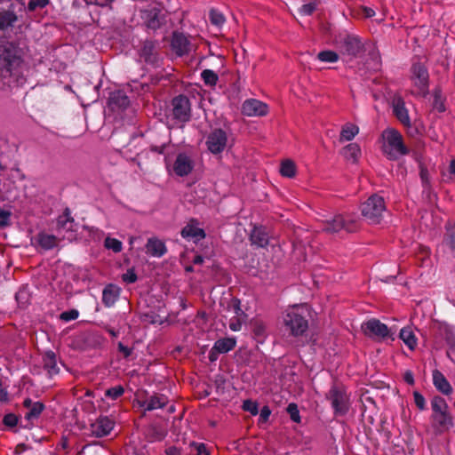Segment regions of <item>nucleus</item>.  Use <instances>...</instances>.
<instances>
[{
	"instance_id": "28",
	"label": "nucleus",
	"mask_w": 455,
	"mask_h": 455,
	"mask_svg": "<svg viewBox=\"0 0 455 455\" xmlns=\"http://www.w3.org/2000/svg\"><path fill=\"white\" fill-rule=\"evenodd\" d=\"M342 155L347 160L356 163L361 156V148L357 143H350L342 149Z\"/></svg>"
},
{
	"instance_id": "13",
	"label": "nucleus",
	"mask_w": 455,
	"mask_h": 455,
	"mask_svg": "<svg viewBox=\"0 0 455 455\" xmlns=\"http://www.w3.org/2000/svg\"><path fill=\"white\" fill-rule=\"evenodd\" d=\"M190 102L188 97L179 95L172 100V114L180 122H187L190 118Z\"/></svg>"
},
{
	"instance_id": "56",
	"label": "nucleus",
	"mask_w": 455,
	"mask_h": 455,
	"mask_svg": "<svg viewBox=\"0 0 455 455\" xmlns=\"http://www.w3.org/2000/svg\"><path fill=\"white\" fill-rule=\"evenodd\" d=\"M48 4V0H30V11L36 7H44Z\"/></svg>"
},
{
	"instance_id": "62",
	"label": "nucleus",
	"mask_w": 455,
	"mask_h": 455,
	"mask_svg": "<svg viewBox=\"0 0 455 455\" xmlns=\"http://www.w3.org/2000/svg\"><path fill=\"white\" fill-rule=\"evenodd\" d=\"M166 454L167 455H181V452H180V450L178 449L177 447H169L167 450H166Z\"/></svg>"
},
{
	"instance_id": "4",
	"label": "nucleus",
	"mask_w": 455,
	"mask_h": 455,
	"mask_svg": "<svg viewBox=\"0 0 455 455\" xmlns=\"http://www.w3.org/2000/svg\"><path fill=\"white\" fill-rule=\"evenodd\" d=\"M355 228V218L350 214H335L332 218L325 220L323 223V230L330 234L339 233L342 230L353 232Z\"/></svg>"
},
{
	"instance_id": "8",
	"label": "nucleus",
	"mask_w": 455,
	"mask_h": 455,
	"mask_svg": "<svg viewBox=\"0 0 455 455\" xmlns=\"http://www.w3.org/2000/svg\"><path fill=\"white\" fill-rule=\"evenodd\" d=\"M411 79L419 92L426 94L428 91L429 75L426 65L421 61H415L411 68Z\"/></svg>"
},
{
	"instance_id": "34",
	"label": "nucleus",
	"mask_w": 455,
	"mask_h": 455,
	"mask_svg": "<svg viewBox=\"0 0 455 455\" xmlns=\"http://www.w3.org/2000/svg\"><path fill=\"white\" fill-rule=\"evenodd\" d=\"M400 338L410 349H413L415 347L417 342L411 329L403 328L400 331Z\"/></svg>"
},
{
	"instance_id": "30",
	"label": "nucleus",
	"mask_w": 455,
	"mask_h": 455,
	"mask_svg": "<svg viewBox=\"0 0 455 455\" xmlns=\"http://www.w3.org/2000/svg\"><path fill=\"white\" fill-rule=\"evenodd\" d=\"M359 132V127L354 124L347 123L342 126L340 132V141H350L352 140Z\"/></svg>"
},
{
	"instance_id": "5",
	"label": "nucleus",
	"mask_w": 455,
	"mask_h": 455,
	"mask_svg": "<svg viewBox=\"0 0 455 455\" xmlns=\"http://www.w3.org/2000/svg\"><path fill=\"white\" fill-rule=\"evenodd\" d=\"M386 211L383 197L373 195L362 204V214L371 223H379Z\"/></svg>"
},
{
	"instance_id": "53",
	"label": "nucleus",
	"mask_w": 455,
	"mask_h": 455,
	"mask_svg": "<svg viewBox=\"0 0 455 455\" xmlns=\"http://www.w3.org/2000/svg\"><path fill=\"white\" fill-rule=\"evenodd\" d=\"M3 421L4 424L8 427H14L18 423V418L16 417V415L10 413L4 417Z\"/></svg>"
},
{
	"instance_id": "37",
	"label": "nucleus",
	"mask_w": 455,
	"mask_h": 455,
	"mask_svg": "<svg viewBox=\"0 0 455 455\" xmlns=\"http://www.w3.org/2000/svg\"><path fill=\"white\" fill-rule=\"evenodd\" d=\"M316 59L324 63H335L339 60V55L334 51L325 50L318 52Z\"/></svg>"
},
{
	"instance_id": "40",
	"label": "nucleus",
	"mask_w": 455,
	"mask_h": 455,
	"mask_svg": "<svg viewBox=\"0 0 455 455\" xmlns=\"http://www.w3.org/2000/svg\"><path fill=\"white\" fill-rule=\"evenodd\" d=\"M104 246L108 250H111L114 252L117 253L123 250V243L121 241L116 238H112L110 236H107L104 241Z\"/></svg>"
},
{
	"instance_id": "32",
	"label": "nucleus",
	"mask_w": 455,
	"mask_h": 455,
	"mask_svg": "<svg viewBox=\"0 0 455 455\" xmlns=\"http://www.w3.org/2000/svg\"><path fill=\"white\" fill-rule=\"evenodd\" d=\"M44 369L50 376L55 375L59 371L54 353L48 352L44 356Z\"/></svg>"
},
{
	"instance_id": "31",
	"label": "nucleus",
	"mask_w": 455,
	"mask_h": 455,
	"mask_svg": "<svg viewBox=\"0 0 455 455\" xmlns=\"http://www.w3.org/2000/svg\"><path fill=\"white\" fill-rule=\"evenodd\" d=\"M118 289L115 285L109 284L106 286L102 293V300L104 304L108 307L112 306L118 298Z\"/></svg>"
},
{
	"instance_id": "6",
	"label": "nucleus",
	"mask_w": 455,
	"mask_h": 455,
	"mask_svg": "<svg viewBox=\"0 0 455 455\" xmlns=\"http://www.w3.org/2000/svg\"><path fill=\"white\" fill-rule=\"evenodd\" d=\"M326 398L331 402L336 415H345L348 411L349 397L343 386L332 385L326 395Z\"/></svg>"
},
{
	"instance_id": "36",
	"label": "nucleus",
	"mask_w": 455,
	"mask_h": 455,
	"mask_svg": "<svg viewBox=\"0 0 455 455\" xmlns=\"http://www.w3.org/2000/svg\"><path fill=\"white\" fill-rule=\"evenodd\" d=\"M433 414L448 411V404L443 397L435 396L431 401Z\"/></svg>"
},
{
	"instance_id": "7",
	"label": "nucleus",
	"mask_w": 455,
	"mask_h": 455,
	"mask_svg": "<svg viewBox=\"0 0 455 455\" xmlns=\"http://www.w3.org/2000/svg\"><path fill=\"white\" fill-rule=\"evenodd\" d=\"M56 229L60 239L72 241L76 236V223L68 208L56 220Z\"/></svg>"
},
{
	"instance_id": "21",
	"label": "nucleus",
	"mask_w": 455,
	"mask_h": 455,
	"mask_svg": "<svg viewBox=\"0 0 455 455\" xmlns=\"http://www.w3.org/2000/svg\"><path fill=\"white\" fill-rule=\"evenodd\" d=\"M114 427V422L108 417L100 418L92 425V432L98 437L108 435Z\"/></svg>"
},
{
	"instance_id": "11",
	"label": "nucleus",
	"mask_w": 455,
	"mask_h": 455,
	"mask_svg": "<svg viewBox=\"0 0 455 455\" xmlns=\"http://www.w3.org/2000/svg\"><path fill=\"white\" fill-rule=\"evenodd\" d=\"M363 333L371 339H386L392 335L389 328L379 320L371 319L362 325Z\"/></svg>"
},
{
	"instance_id": "49",
	"label": "nucleus",
	"mask_w": 455,
	"mask_h": 455,
	"mask_svg": "<svg viewBox=\"0 0 455 455\" xmlns=\"http://www.w3.org/2000/svg\"><path fill=\"white\" fill-rule=\"evenodd\" d=\"M191 446L194 447V449L196 451V455H210V452L206 447V445L203 443H191Z\"/></svg>"
},
{
	"instance_id": "14",
	"label": "nucleus",
	"mask_w": 455,
	"mask_h": 455,
	"mask_svg": "<svg viewBox=\"0 0 455 455\" xmlns=\"http://www.w3.org/2000/svg\"><path fill=\"white\" fill-rule=\"evenodd\" d=\"M180 235L185 240L193 242L194 243H199L206 236L205 231L200 228L199 222L196 219H191L181 229Z\"/></svg>"
},
{
	"instance_id": "16",
	"label": "nucleus",
	"mask_w": 455,
	"mask_h": 455,
	"mask_svg": "<svg viewBox=\"0 0 455 455\" xmlns=\"http://www.w3.org/2000/svg\"><path fill=\"white\" fill-rule=\"evenodd\" d=\"M268 112V106L255 99L246 100L242 105V113L247 116H263Z\"/></svg>"
},
{
	"instance_id": "57",
	"label": "nucleus",
	"mask_w": 455,
	"mask_h": 455,
	"mask_svg": "<svg viewBox=\"0 0 455 455\" xmlns=\"http://www.w3.org/2000/svg\"><path fill=\"white\" fill-rule=\"evenodd\" d=\"M118 350L124 355V357H128L132 354V349L121 342L118 343Z\"/></svg>"
},
{
	"instance_id": "60",
	"label": "nucleus",
	"mask_w": 455,
	"mask_h": 455,
	"mask_svg": "<svg viewBox=\"0 0 455 455\" xmlns=\"http://www.w3.org/2000/svg\"><path fill=\"white\" fill-rule=\"evenodd\" d=\"M293 308L300 313H310V307L307 304L293 305Z\"/></svg>"
},
{
	"instance_id": "59",
	"label": "nucleus",
	"mask_w": 455,
	"mask_h": 455,
	"mask_svg": "<svg viewBox=\"0 0 455 455\" xmlns=\"http://www.w3.org/2000/svg\"><path fill=\"white\" fill-rule=\"evenodd\" d=\"M86 4H95V5H100V6H107L108 4H110L113 0H106L104 3L100 2V0H84Z\"/></svg>"
},
{
	"instance_id": "41",
	"label": "nucleus",
	"mask_w": 455,
	"mask_h": 455,
	"mask_svg": "<svg viewBox=\"0 0 455 455\" xmlns=\"http://www.w3.org/2000/svg\"><path fill=\"white\" fill-rule=\"evenodd\" d=\"M124 393L122 386H115L106 390L105 396L112 400H116Z\"/></svg>"
},
{
	"instance_id": "52",
	"label": "nucleus",
	"mask_w": 455,
	"mask_h": 455,
	"mask_svg": "<svg viewBox=\"0 0 455 455\" xmlns=\"http://www.w3.org/2000/svg\"><path fill=\"white\" fill-rule=\"evenodd\" d=\"M141 316V320L144 322V323H158V320L156 318L160 317V315H148V314H145V315H140ZM164 321L162 320H159V323H163Z\"/></svg>"
},
{
	"instance_id": "2",
	"label": "nucleus",
	"mask_w": 455,
	"mask_h": 455,
	"mask_svg": "<svg viewBox=\"0 0 455 455\" xmlns=\"http://www.w3.org/2000/svg\"><path fill=\"white\" fill-rule=\"evenodd\" d=\"M382 151L390 160H396L409 153L403 143L402 134L394 128H387L382 132Z\"/></svg>"
},
{
	"instance_id": "12",
	"label": "nucleus",
	"mask_w": 455,
	"mask_h": 455,
	"mask_svg": "<svg viewBox=\"0 0 455 455\" xmlns=\"http://www.w3.org/2000/svg\"><path fill=\"white\" fill-rule=\"evenodd\" d=\"M336 43L341 51L350 56H356L363 48L361 40L354 35H340Z\"/></svg>"
},
{
	"instance_id": "22",
	"label": "nucleus",
	"mask_w": 455,
	"mask_h": 455,
	"mask_svg": "<svg viewBox=\"0 0 455 455\" xmlns=\"http://www.w3.org/2000/svg\"><path fill=\"white\" fill-rule=\"evenodd\" d=\"M433 384L439 392L445 395H451L453 391L445 376L438 370L433 371Z\"/></svg>"
},
{
	"instance_id": "46",
	"label": "nucleus",
	"mask_w": 455,
	"mask_h": 455,
	"mask_svg": "<svg viewBox=\"0 0 455 455\" xmlns=\"http://www.w3.org/2000/svg\"><path fill=\"white\" fill-rule=\"evenodd\" d=\"M287 411L290 414V417L292 421H300L299 411L298 410V406L295 403H290L287 407Z\"/></svg>"
},
{
	"instance_id": "23",
	"label": "nucleus",
	"mask_w": 455,
	"mask_h": 455,
	"mask_svg": "<svg viewBox=\"0 0 455 455\" xmlns=\"http://www.w3.org/2000/svg\"><path fill=\"white\" fill-rule=\"evenodd\" d=\"M108 104L113 109H125L130 104V100L123 91H116L110 94Z\"/></svg>"
},
{
	"instance_id": "33",
	"label": "nucleus",
	"mask_w": 455,
	"mask_h": 455,
	"mask_svg": "<svg viewBox=\"0 0 455 455\" xmlns=\"http://www.w3.org/2000/svg\"><path fill=\"white\" fill-rule=\"evenodd\" d=\"M44 409L45 406L43 402L36 401L32 403L30 401V427L33 426V420L39 419Z\"/></svg>"
},
{
	"instance_id": "43",
	"label": "nucleus",
	"mask_w": 455,
	"mask_h": 455,
	"mask_svg": "<svg viewBox=\"0 0 455 455\" xmlns=\"http://www.w3.org/2000/svg\"><path fill=\"white\" fill-rule=\"evenodd\" d=\"M423 180V197L429 203L434 204L436 199V195L430 189L429 186L427 185V181L425 180L424 177L422 176Z\"/></svg>"
},
{
	"instance_id": "63",
	"label": "nucleus",
	"mask_w": 455,
	"mask_h": 455,
	"mask_svg": "<svg viewBox=\"0 0 455 455\" xmlns=\"http://www.w3.org/2000/svg\"><path fill=\"white\" fill-rule=\"evenodd\" d=\"M363 13L367 18H371L375 15V11L370 7H363Z\"/></svg>"
},
{
	"instance_id": "18",
	"label": "nucleus",
	"mask_w": 455,
	"mask_h": 455,
	"mask_svg": "<svg viewBox=\"0 0 455 455\" xmlns=\"http://www.w3.org/2000/svg\"><path fill=\"white\" fill-rule=\"evenodd\" d=\"M172 48L177 55L183 56L189 53L192 46L185 35L175 32L172 39Z\"/></svg>"
},
{
	"instance_id": "50",
	"label": "nucleus",
	"mask_w": 455,
	"mask_h": 455,
	"mask_svg": "<svg viewBox=\"0 0 455 455\" xmlns=\"http://www.w3.org/2000/svg\"><path fill=\"white\" fill-rule=\"evenodd\" d=\"M315 3L305 4L299 8V13L301 15H311L315 12Z\"/></svg>"
},
{
	"instance_id": "35",
	"label": "nucleus",
	"mask_w": 455,
	"mask_h": 455,
	"mask_svg": "<svg viewBox=\"0 0 455 455\" xmlns=\"http://www.w3.org/2000/svg\"><path fill=\"white\" fill-rule=\"evenodd\" d=\"M280 172L282 176L287 178H293L296 174V166L291 160H284L281 164Z\"/></svg>"
},
{
	"instance_id": "54",
	"label": "nucleus",
	"mask_w": 455,
	"mask_h": 455,
	"mask_svg": "<svg viewBox=\"0 0 455 455\" xmlns=\"http://www.w3.org/2000/svg\"><path fill=\"white\" fill-rule=\"evenodd\" d=\"M253 332L255 336L262 338L265 335V325L263 323H255L253 326Z\"/></svg>"
},
{
	"instance_id": "58",
	"label": "nucleus",
	"mask_w": 455,
	"mask_h": 455,
	"mask_svg": "<svg viewBox=\"0 0 455 455\" xmlns=\"http://www.w3.org/2000/svg\"><path fill=\"white\" fill-rule=\"evenodd\" d=\"M403 379L409 385L414 384V376L411 371H405V373L403 374Z\"/></svg>"
},
{
	"instance_id": "24",
	"label": "nucleus",
	"mask_w": 455,
	"mask_h": 455,
	"mask_svg": "<svg viewBox=\"0 0 455 455\" xmlns=\"http://www.w3.org/2000/svg\"><path fill=\"white\" fill-rule=\"evenodd\" d=\"M250 239L251 243L258 247L264 248L268 244V235L262 227H254L251 233Z\"/></svg>"
},
{
	"instance_id": "19",
	"label": "nucleus",
	"mask_w": 455,
	"mask_h": 455,
	"mask_svg": "<svg viewBox=\"0 0 455 455\" xmlns=\"http://www.w3.org/2000/svg\"><path fill=\"white\" fill-rule=\"evenodd\" d=\"M433 427L436 432L442 433L450 430L453 426V419L449 411L432 414Z\"/></svg>"
},
{
	"instance_id": "26",
	"label": "nucleus",
	"mask_w": 455,
	"mask_h": 455,
	"mask_svg": "<svg viewBox=\"0 0 455 455\" xmlns=\"http://www.w3.org/2000/svg\"><path fill=\"white\" fill-rule=\"evenodd\" d=\"M168 403V398L163 395H154L149 399L142 402L140 406L143 407L146 411H153L156 409H160L165 406Z\"/></svg>"
},
{
	"instance_id": "9",
	"label": "nucleus",
	"mask_w": 455,
	"mask_h": 455,
	"mask_svg": "<svg viewBox=\"0 0 455 455\" xmlns=\"http://www.w3.org/2000/svg\"><path fill=\"white\" fill-rule=\"evenodd\" d=\"M284 331L294 337L302 336L308 329V321L303 315H285Z\"/></svg>"
},
{
	"instance_id": "20",
	"label": "nucleus",
	"mask_w": 455,
	"mask_h": 455,
	"mask_svg": "<svg viewBox=\"0 0 455 455\" xmlns=\"http://www.w3.org/2000/svg\"><path fill=\"white\" fill-rule=\"evenodd\" d=\"M146 249L147 253L155 258H161L167 252L165 243L156 237L148 239Z\"/></svg>"
},
{
	"instance_id": "25",
	"label": "nucleus",
	"mask_w": 455,
	"mask_h": 455,
	"mask_svg": "<svg viewBox=\"0 0 455 455\" xmlns=\"http://www.w3.org/2000/svg\"><path fill=\"white\" fill-rule=\"evenodd\" d=\"M60 238L57 235L42 232L38 235L36 242L44 250H51L58 245Z\"/></svg>"
},
{
	"instance_id": "44",
	"label": "nucleus",
	"mask_w": 455,
	"mask_h": 455,
	"mask_svg": "<svg viewBox=\"0 0 455 455\" xmlns=\"http://www.w3.org/2000/svg\"><path fill=\"white\" fill-rule=\"evenodd\" d=\"M210 19L213 25L220 27L225 22V18L223 14L216 10H212L210 12Z\"/></svg>"
},
{
	"instance_id": "64",
	"label": "nucleus",
	"mask_w": 455,
	"mask_h": 455,
	"mask_svg": "<svg viewBox=\"0 0 455 455\" xmlns=\"http://www.w3.org/2000/svg\"><path fill=\"white\" fill-rule=\"evenodd\" d=\"M219 354H220V353H219V352H217V349H215V348H214V346H213V347H212V349L210 350V352H209V359H210V361H212V362L216 361V360H217V358H218V355H219Z\"/></svg>"
},
{
	"instance_id": "15",
	"label": "nucleus",
	"mask_w": 455,
	"mask_h": 455,
	"mask_svg": "<svg viewBox=\"0 0 455 455\" xmlns=\"http://www.w3.org/2000/svg\"><path fill=\"white\" fill-rule=\"evenodd\" d=\"M227 142V133L221 129L212 131L206 140L207 148L212 154L221 153L225 149Z\"/></svg>"
},
{
	"instance_id": "1",
	"label": "nucleus",
	"mask_w": 455,
	"mask_h": 455,
	"mask_svg": "<svg viewBox=\"0 0 455 455\" xmlns=\"http://www.w3.org/2000/svg\"><path fill=\"white\" fill-rule=\"evenodd\" d=\"M22 60L12 45L4 47L0 53V79L9 87H20L27 78L21 73Z\"/></svg>"
},
{
	"instance_id": "29",
	"label": "nucleus",
	"mask_w": 455,
	"mask_h": 455,
	"mask_svg": "<svg viewBox=\"0 0 455 455\" xmlns=\"http://www.w3.org/2000/svg\"><path fill=\"white\" fill-rule=\"evenodd\" d=\"M160 11L156 8H153L150 11H145L143 19L147 22V26L149 28L156 29L159 28L161 21L159 19Z\"/></svg>"
},
{
	"instance_id": "3",
	"label": "nucleus",
	"mask_w": 455,
	"mask_h": 455,
	"mask_svg": "<svg viewBox=\"0 0 455 455\" xmlns=\"http://www.w3.org/2000/svg\"><path fill=\"white\" fill-rule=\"evenodd\" d=\"M164 163L168 174L180 178L188 176L196 164L192 154L188 152H179L172 160L167 156L164 158Z\"/></svg>"
},
{
	"instance_id": "51",
	"label": "nucleus",
	"mask_w": 455,
	"mask_h": 455,
	"mask_svg": "<svg viewBox=\"0 0 455 455\" xmlns=\"http://www.w3.org/2000/svg\"><path fill=\"white\" fill-rule=\"evenodd\" d=\"M243 408L244 411L251 412L252 415L258 414V405L256 403L246 400L243 402Z\"/></svg>"
},
{
	"instance_id": "61",
	"label": "nucleus",
	"mask_w": 455,
	"mask_h": 455,
	"mask_svg": "<svg viewBox=\"0 0 455 455\" xmlns=\"http://www.w3.org/2000/svg\"><path fill=\"white\" fill-rule=\"evenodd\" d=\"M231 305H232V307L234 309V313H243L242 311V309L240 308V301L236 299H231Z\"/></svg>"
},
{
	"instance_id": "48",
	"label": "nucleus",
	"mask_w": 455,
	"mask_h": 455,
	"mask_svg": "<svg viewBox=\"0 0 455 455\" xmlns=\"http://www.w3.org/2000/svg\"><path fill=\"white\" fill-rule=\"evenodd\" d=\"M413 397H414V403H415L416 406L420 411H424L426 409V400H425L424 396L418 391H415L413 393Z\"/></svg>"
},
{
	"instance_id": "10",
	"label": "nucleus",
	"mask_w": 455,
	"mask_h": 455,
	"mask_svg": "<svg viewBox=\"0 0 455 455\" xmlns=\"http://www.w3.org/2000/svg\"><path fill=\"white\" fill-rule=\"evenodd\" d=\"M25 12L24 4L19 1L12 3L9 10L0 12V30L12 27L14 22L22 18V12Z\"/></svg>"
},
{
	"instance_id": "55",
	"label": "nucleus",
	"mask_w": 455,
	"mask_h": 455,
	"mask_svg": "<svg viewBox=\"0 0 455 455\" xmlns=\"http://www.w3.org/2000/svg\"><path fill=\"white\" fill-rule=\"evenodd\" d=\"M11 214L7 211H0V227H5L8 225Z\"/></svg>"
},
{
	"instance_id": "42",
	"label": "nucleus",
	"mask_w": 455,
	"mask_h": 455,
	"mask_svg": "<svg viewBox=\"0 0 455 455\" xmlns=\"http://www.w3.org/2000/svg\"><path fill=\"white\" fill-rule=\"evenodd\" d=\"M243 317L234 316L229 321V329L233 331H239L242 330L243 323H245V316L247 315H243Z\"/></svg>"
},
{
	"instance_id": "47",
	"label": "nucleus",
	"mask_w": 455,
	"mask_h": 455,
	"mask_svg": "<svg viewBox=\"0 0 455 455\" xmlns=\"http://www.w3.org/2000/svg\"><path fill=\"white\" fill-rule=\"evenodd\" d=\"M123 281L126 283H133L137 281V275L133 268H129L127 271L122 275Z\"/></svg>"
},
{
	"instance_id": "39",
	"label": "nucleus",
	"mask_w": 455,
	"mask_h": 455,
	"mask_svg": "<svg viewBox=\"0 0 455 455\" xmlns=\"http://www.w3.org/2000/svg\"><path fill=\"white\" fill-rule=\"evenodd\" d=\"M15 299L20 309H26L28 303V290L22 287L15 295Z\"/></svg>"
},
{
	"instance_id": "45",
	"label": "nucleus",
	"mask_w": 455,
	"mask_h": 455,
	"mask_svg": "<svg viewBox=\"0 0 455 455\" xmlns=\"http://www.w3.org/2000/svg\"><path fill=\"white\" fill-rule=\"evenodd\" d=\"M433 107L435 109H436L438 112H443L445 111L444 103L443 101L441 92L439 91H435L434 92V102Z\"/></svg>"
},
{
	"instance_id": "38",
	"label": "nucleus",
	"mask_w": 455,
	"mask_h": 455,
	"mask_svg": "<svg viewBox=\"0 0 455 455\" xmlns=\"http://www.w3.org/2000/svg\"><path fill=\"white\" fill-rule=\"evenodd\" d=\"M201 77L206 85L214 86L216 85L219 77L218 75L211 69H204L201 73Z\"/></svg>"
},
{
	"instance_id": "17",
	"label": "nucleus",
	"mask_w": 455,
	"mask_h": 455,
	"mask_svg": "<svg viewBox=\"0 0 455 455\" xmlns=\"http://www.w3.org/2000/svg\"><path fill=\"white\" fill-rule=\"evenodd\" d=\"M392 108L393 113L398 121L403 124L405 127H411V118L409 116V111L405 107V102L403 99L400 96H394L392 99Z\"/></svg>"
},
{
	"instance_id": "27",
	"label": "nucleus",
	"mask_w": 455,
	"mask_h": 455,
	"mask_svg": "<svg viewBox=\"0 0 455 455\" xmlns=\"http://www.w3.org/2000/svg\"><path fill=\"white\" fill-rule=\"evenodd\" d=\"M214 348L220 354H226L235 348L236 346V339L235 337H228L219 339L214 343Z\"/></svg>"
}]
</instances>
